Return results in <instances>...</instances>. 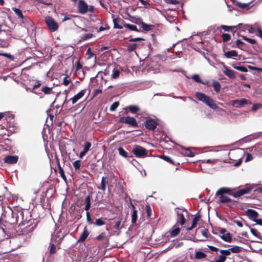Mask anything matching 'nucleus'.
Masks as SVG:
<instances>
[{"label":"nucleus","instance_id":"1","mask_svg":"<svg viewBox=\"0 0 262 262\" xmlns=\"http://www.w3.org/2000/svg\"><path fill=\"white\" fill-rule=\"evenodd\" d=\"M195 96L200 101L206 104L211 108L216 110L218 108L217 105L214 102L213 100L201 92H196Z\"/></svg>","mask_w":262,"mask_h":262},{"label":"nucleus","instance_id":"2","mask_svg":"<svg viewBox=\"0 0 262 262\" xmlns=\"http://www.w3.org/2000/svg\"><path fill=\"white\" fill-rule=\"evenodd\" d=\"M78 10L80 14H84L86 12H93L94 7L93 6H89L84 1L80 0L78 3Z\"/></svg>","mask_w":262,"mask_h":262},{"label":"nucleus","instance_id":"3","mask_svg":"<svg viewBox=\"0 0 262 262\" xmlns=\"http://www.w3.org/2000/svg\"><path fill=\"white\" fill-rule=\"evenodd\" d=\"M134 155L138 158H143L147 156L148 151L143 147L135 145L132 150Z\"/></svg>","mask_w":262,"mask_h":262},{"label":"nucleus","instance_id":"4","mask_svg":"<svg viewBox=\"0 0 262 262\" xmlns=\"http://www.w3.org/2000/svg\"><path fill=\"white\" fill-rule=\"evenodd\" d=\"M253 189V186L248 185L245 188L240 189L234 193L232 192L231 195L234 198H238L245 194H248L250 193Z\"/></svg>","mask_w":262,"mask_h":262},{"label":"nucleus","instance_id":"5","mask_svg":"<svg viewBox=\"0 0 262 262\" xmlns=\"http://www.w3.org/2000/svg\"><path fill=\"white\" fill-rule=\"evenodd\" d=\"M45 21L50 31L54 32L58 29V25L57 23L51 17L48 16L46 17Z\"/></svg>","mask_w":262,"mask_h":262},{"label":"nucleus","instance_id":"6","mask_svg":"<svg viewBox=\"0 0 262 262\" xmlns=\"http://www.w3.org/2000/svg\"><path fill=\"white\" fill-rule=\"evenodd\" d=\"M66 235V233L63 232L61 230L55 231L54 233L52 234L51 239L54 241L57 245H59L61 243L62 239Z\"/></svg>","mask_w":262,"mask_h":262},{"label":"nucleus","instance_id":"7","mask_svg":"<svg viewBox=\"0 0 262 262\" xmlns=\"http://www.w3.org/2000/svg\"><path fill=\"white\" fill-rule=\"evenodd\" d=\"M119 122L128 124L133 127H138V123L135 118L132 117H122L119 119Z\"/></svg>","mask_w":262,"mask_h":262},{"label":"nucleus","instance_id":"8","mask_svg":"<svg viewBox=\"0 0 262 262\" xmlns=\"http://www.w3.org/2000/svg\"><path fill=\"white\" fill-rule=\"evenodd\" d=\"M230 103L231 105L236 107H241L244 106L245 105L250 104L251 102L246 99L243 98L232 100L230 102Z\"/></svg>","mask_w":262,"mask_h":262},{"label":"nucleus","instance_id":"9","mask_svg":"<svg viewBox=\"0 0 262 262\" xmlns=\"http://www.w3.org/2000/svg\"><path fill=\"white\" fill-rule=\"evenodd\" d=\"M246 214L249 219L253 222H255L258 217V213L255 210L251 209H248L246 211Z\"/></svg>","mask_w":262,"mask_h":262},{"label":"nucleus","instance_id":"10","mask_svg":"<svg viewBox=\"0 0 262 262\" xmlns=\"http://www.w3.org/2000/svg\"><path fill=\"white\" fill-rule=\"evenodd\" d=\"M18 160L17 156H7L4 158V162L8 164L16 163Z\"/></svg>","mask_w":262,"mask_h":262},{"label":"nucleus","instance_id":"11","mask_svg":"<svg viewBox=\"0 0 262 262\" xmlns=\"http://www.w3.org/2000/svg\"><path fill=\"white\" fill-rule=\"evenodd\" d=\"M157 125V123L153 119H148L145 123V127L149 130H154Z\"/></svg>","mask_w":262,"mask_h":262},{"label":"nucleus","instance_id":"12","mask_svg":"<svg viewBox=\"0 0 262 262\" xmlns=\"http://www.w3.org/2000/svg\"><path fill=\"white\" fill-rule=\"evenodd\" d=\"M232 190L228 187H222L220 188L215 193V195H224V194H228L231 195Z\"/></svg>","mask_w":262,"mask_h":262},{"label":"nucleus","instance_id":"13","mask_svg":"<svg viewBox=\"0 0 262 262\" xmlns=\"http://www.w3.org/2000/svg\"><path fill=\"white\" fill-rule=\"evenodd\" d=\"M114 24V28L121 29L123 28L122 24L124 21L122 19L120 18H115L113 17V19Z\"/></svg>","mask_w":262,"mask_h":262},{"label":"nucleus","instance_id":"14","mask_svg":"<svg viewBox=\"0 0 262 262\" xmlns=\"http://www.w3.org/2000/svg\"><path fill=\"white\" fill-rule=\"evenodd\" d=\"M86 92V90H82L80 92H79L78 94L75 95L73 97H72L71 100L72 101V103L74 104L76 103L78 100L81 99L83 97L85 93Z\"/></svg>","mask_w":262,"mask_h":262},{"label":"nucleus","instance_id":"15","mask_svg":"<svg viewBox=\"0 0 262 262\" xmlns=\"http://www.w3.org/2000/svg\"><path fill=\"white\" fill-rule=\"evenodd\" d=\"M223 72L229 78L231 79L235 78L234 71L229 69L227 66H224Z\"/></svg>","mask_w":262,"mask_h":262},{"label":"nucleus","instance_id":"16","mask_svg":"<svg viewBox=\"0 0 262 262\" xmlns=\"http://www.w3.org/2000/svg\"><path fill=\"white\" fill-rule=\"evenodd\" d=\"M90 232L87 229L86 227H84L83 231L81 234L79 238L78 239L77 242H84L85 239L88 237V235H89Z\"/></svg>","mask_w":262,"mask_h":262},{"label":"nucleus","instance_id":"17","mask_svg":"<svg viewBox=\"0 0 262 262\" xmlns=\"http://www.w3.org/2000/svg\"><path fill=\"white\" fill-rule=\"evenodd\" d=\"M178 208H176L175 210L177 214V221L178 223H180V224L181 225H183L185 223V219L184 216V215L182 213L179 212L178 211H177V209Z\"/></svg>","mask_w":262,"mask_h":262},{"label":"nucleus","instance_id":"18","mask_svg":"<svg viewBox=\"0 0 262 262\" xmlns=\"http://www.w3.org/2000/svg\"><path fill=\"white\" fill-rule=\"evenodd\" d=\"M244 26L247 29V30H248V32L250 33H254L255 32V28L252 27V26H250L247 24H239L237 26H235L234 27H240Z\"/></svg>","mask_w":262,"mask_h":262},{"label":"nucleus","instance_id":"19","mask_svg":"<svg viewBox=\"0 0 262 262\" xmlns=\"http://www.w3.org/2000/svg\"><path fill=\"white\" fill-rule=\"evenodd\" d=\"M219 202L222 203H227L233 202L229 197L224 195H219Z\"/></svg>","mask_w":262,"mask_h":262},{"label":"nucleus","instance_id":"20","mask_svg":"<svg viewBox=\"0 0 262 262\" xmlns=\"http://www.w3.org/2000/svg\"><path fill=\"white\" fill-rule=\"evenodd\" d=\"M147 71L148 72L152 71L154 73H158L160 72V66L158 64H156L155 66L150 67Z\"/></svg>","mask_w":262,"mask_h":262},{"label":"nucleus","instance_id":"21","mask_svg":"<svg viewBox=\"0 0 262 262\" xmlns=\"http://www.w3.org/2000/svg\"><path fill=\"white\" fill-rule=\"evenodd\" d=\"M207 255L201 251H196L195 253L194 258L196 259H201L206 258Z\"/></svg>","mask_w":262,"mask_h":262},{"label":"nucleus","instance_id":"22","mask_svg":"<svg viewBox=\"0 0 262 262\" xmlns=\"http://www.w3.org/2000/svg\"><path fill=\"white\" fill-rule=\"evenodd\" d=\"M125 109H128L133 114H135L140 111V108L137 105H129Z\"/></svg>","mask_w":262,"mask_h":262},{"label":"nucleus","instance_id":"23","mask_svg":"<svg viewBox=\"0 0 262 262\" xmlns=\"http://www.w3.org/2000/svg\"><path fill=\"white\" fill-rule=\"evenodd\" d=\"M23 214V212L20 211V212H18L17 213H15L14 212H12V220L11 221V222L12 223H14V222H18V218L19 217V215H22Z\"/></svg>","mask_w":262,"mask_h":262},{"label":"nucleus","instance_id":"24","mask_svg":"<svg viewBox=\"0 0 262 262\" xmlns=\"http://www.w3.org/2000/svg\"><path fill=\"white\" fill-rule=\"evenodd\" d=\"M212 85L216 92L218 93L220 91L221 86V84L219 81L214 80H212Z\"/></svg>","mask_w":262,"mask_h":262},{"label":"nucleus","instance_id":"25","mask_svg":"<svg viewBox=\"0 0 262 262\" xmlns=\"http://www.w3.org/2000/svg\"><path fill=\"white\" fill-rule=\"evenodd\" d=\"M225 55L226 57L228 58L237 57L238 55L237 53L234 50L228 51L225 53Z\"/></svg>","mask_w":262,"mask_h":262},{"label":"nucleus","instance_id":"26","mask_svg":"<svg viewBox=\"0 0 262 262\" xmlns=\"http://www.w3.org/2000/svg\"><path fill=\"white\" fill-rule=\"evenodd\" d=\"M13 10L14 11L15 14L18 16L19 18H21L22 19H24L25 18L23 14L22 11L21 10L16 8H13Z\"/></svg>","mask_w":262,"mask_h":262},{"label":"nucleus","instance_id":"27","mask_svg":"<svg viewBox=\"0 0 262 262\" xmlns=\"http://www.w3.org/2000/svg\"><path fill=\"white\" fill-rule=\"evenodd\" d=\"M183 154L187 157H193L194 154L189 149L185 148L184 149Z\"/></svg>","mask_w":262,"mask_h":262},{"label":"nucleus","instance_id":"28","mask_svg":"<svg viewBox=\"0 0 262 262\" xmlns=\"http://www.w3.org/2000/svg\"><path fill=\"white\" fill-rule=\"evenodd\" d=\"M55 245H57V244L55 243V242L51 239V242L50 243V252L51 254L55 252Z\"/></svg>","mask_w":262,"mask_h":262},{"label":"nucleus","instance_id":"29","mask_svg":"<svg viewBox=\"0 0 262 262\" xmlns=\"http://www.w3.org/2000/svg\"><path fill=\"white\" fill-rule=\"evenodd\" d=\"M35 226H26L23 230V234H28L29 232H32L34 229Z\"/></svg>","mask_w":262,"mask_h":262},{"label":"nucleus","instance_id":"30","mask_svg":"<svg viewBox=\"0 0 262 262\" xmlns=\"http://www.w3.org/2000/svg\"><path fill=\"white\" fill-rule=\"evenodd\" d=\"M124 27H125V28L130 30H132V31H137V32H139V30L137 29V27L135 25H131V24H125L123 25Z\"/></svg>","mask_w":262,"mask_h":262},{"label":"nucleus","instance_id":"31","mask_svg":"<svg viewBox=\"0 0 262 262\" xmlns=\"http://www.w3.org/2000/svg\"><path fill=\"white\" fill-rule=\"evenodd\" d=\"M221 237L222 239L227 242H230L231 241V237L229 233L223 234L221 236Z\"/></svg>","mask_w":262,"mask_h":262},{"label":"nucleus","instance_id":"32","mask_svg":"<svg viewBox=\"0 0 262 262\" xmlns=\"http://www.w3.org/2000/svg\"><path fill=\"white\" fill-rule=\"evenodd\" d=\"M106 179L105 177H102L101 182V186L99 187V189L102 190L103 191H105L106 189V186L107 184V182L105 180Z\"/></svg>","mask_w":262,"mask_h":262},{"label":"nucleus","instance_id":"33","mask_svg":"<svg viewBox=\"0 0 262 262\" xmlns=\"http://www.w3.org/2000/svg\"><path fill=\"white\" fill-rule=\"evenodd\" d=\"M118 150L119 155L122 157L124 158L128 157V153L122 147H119L118 148Z\"/></svg>","mask_w":262,"mask_h":262},{"label":"nucleus","instance_id":"34","mask_svg":"<svg viewBox=\"0 0 262 262\" xmlns=\"http://www.w3.org/2000/svg\"><path fill=\"white\" fill-rule=\"evenodd\" d=\"M242 248L241 247H239V246H233V247L230 248V251L231 252V253H239L241 251H242Z\"/></svg>","mask_w":262,"mask_h":262},{"label":"nucleus","instance_id":"35","mask_svg":"<svg viewBox=\"0 0 262 262\" xmlns=\"http://www.w3.org/2000/svg\"><path fill=\"white\" fill-rule=\"evenodd\" d=\"M137 45L135 43H129L127 46V49L129 52L134 51L137 48Z\"/></svg>","mask_w":262,"mask_h":262},{"label":"nucleus","instance_id":"36","mask_svg":"<svg viewBox=\"0 0 262 262\" xmlns=\"http://www.w3.org/2000/svg\"><path fill=\"white\" fill-rule=\"evenodd\" d=\"M180 229L179 227H177L172 230L170 233L171 237L176 236L180 232Z\"/></svg>","mask_w":262,"mask_h":262},{"label":"nucleus","instance_id":"37","mask_svg":"<svg viewBox=\"0 0 262 262\" xmlns=\"http://www.w3.org/2000/svg\"><path fill=\"white\" fill-rule=\"evenodd\" d=\"M120 72L118 69H114L113 71V74H112V78L113 79H117L120 75Z\"/></svg>","mask_w":262,"mask_h":262},{"label":"nucleus","instance_id":"38","mask_svg":"<svg viewBox=\"0 0 262 262\" xmlns=\"http://www.w3.org/2000/svg\"><path fill=\"white\" fill-rule=\"evenodd\" d=\"M73 165L76 170H79L81 165V161L80 160H76L74 162Z\"/></svg>","mask_w":262,"mask_h":262},{"label":"nucleus","instance_id":"39","mask_svg":"<svg viewBox=\"0 0 262 262\" xmlns=\"http://www.w3.org/2000/svg\"><path fill=\"white\" fill-rule=\"evenodd\" d=\"M236 5L238 6L239 8L242 9H249V4H246V3H242L239 2H237Z\"/></svg>","mask_w":262,"mask_h":262},{"label":"nucleus","instance_id":"40","mask_svg":"<svg viewBox=\"0 0 262 262\" xmlns=\"http://www.w3.org/2000/svg\"><path fill=\"white\" fill-rule=\"evenodd\" d=\"M137 219V211L136 210H133V212L132 214V222L133 224L136 223Z\"/></svg>","mask_w":262,"mask_h":262},{"label":"nucleus","instance_id":"41","mask_svg":"<svg viewBox=\"0 0 262 262\" xmlns=\"http://www.w3.org/2000/svg\"><path fill=\"white\" fill-rule=\"evenodd\" d=\"M141 26L143 29L146 31H150L152 28L151 25H147L144 23H142Z\"/></svg>","mask_w":262,"mask_h":262},{"label":"nucleus","instance_id":"42","mask_svg":"<svg viewBox=\"0 0 262 262\" xmlns=\"http://www.w3.org/2000/svg\"><path fill=\"white\" fill-rule=\"evenodd\" d=\"M192 78L195 81L199 83H201L202 84H205V83L201 80L200 79L199 75L198 74H194L192 76Z\"/></svg>","mask_w":262,"mask_h":262},{"label":"nucleus","instance_id":"43","mask_svg":"<svg viewBox=\"0 0 262 262\" xmlns=\"http://www.w3.org/2000/svg\"><path fill=\"white\" fill-rule=\"evenodd\" d=\"M91 145V143L90 142H85L84 144L83 151L86 153L90 150Z\"/></svg>","mask_w":262,"mask_h":262},{"label":"nucleus","instance_id":"44","mask_svg":"<svg viewBox=\"0 0 262 262\" xmlns=\"http://www.w3.org/2000/svg\"><path fill=\"white\" fill-rule=\"evenodd\" d=\"M233 68L235 69L238 70L241 72H248L247 68L244 66H233Z\"/></svg>","mask_w":262,"mask_h":262},{"label":"nucleus","instance_id":"45","mask_svg":"<svg viewBox=\"0 0 262 262\" xmlns=\"http://www.w3.org/2000/svg\"><path fill=\"white\" fill-rule=\"evenodd\" d=\"M243 39L244 40H245V41L248 42L249 43L253 45V44H255L256 43V40L254 39H251V38H248L245 36H242L241 35V36Z\"/></svg>","mask_w":262,"mask_h":262},{"label":"nucleus","instance_id":"46","mask_svg":"<svg viewBox=\"0 0 262 262\" xmlns=\"http://www.w3.org/2000/svg\"><path fill=\"white\" fill-rule=\"evenodd\" d=\"M119 105V103L118 102H114L111 106L110 110L111 112L115 111L116 108L118 107Z\"/></svg>","mask_w":262,"mask_h":262},{"label":"nucleus","instance_id":"47","mask_svg":"<svg viewBox=\"0 0 262 262\" xmlns=\"http://www.w3.org/2000/svg\"><path fill=\"white\" fill-rule=\"evenodd\" d=\"M220 252L224 255L226 257L227 256H229L231 254L230 249L227 250H220Z\"/></svg>","mask_w":262,"mask_h":262},{"label":"nucleus","instance_id":"48","mask_svg":"<svg viewBox=\"0 0 262 262\" xmlns=\"http://www.w3.org/2000/svg\"><path fill=\"white\" fill-rule=\"evenodd\" d=\"M200 216L199 215H196L194 217L192 220V227H195L197 222L199 221Z\"/></svg>","mask_w":262,"mask_h":262},{"label":"nucleus","instance_id":"49","mask_svg":"<svg viewBox=\"0 0 262 262\" xmlns=\"http://www.w3.org/2000/svg\"><path fill=\"white\" fill-rule=\"evenodd\" d=\"M41 90L45 94H49L52 91V88L47 86H44L42 88Z\"/></svg>","mask_w":262,"mask_h":262},{"label":"nucleus","instance_id":"50","mask_svg":"<svg viewBox=\"0 0 262 262\" xmlns=\"http://www.w3.org/2000/svg\"><path fill=\"white\" fill-rule=\"evenodd\" d=\"M94 224L97 226H101L104 225L105 223L101 219H98L96 220Z\"/></svg>","mask_w":262,"mask_h":262},{"label":"nucleus","instance_id":"51","mask_svg":"<svg viewBox=\"0 0 262 262\" xmlns=\"http://www.w3.org/2000/svg\"><path fill=\"white\" fill-rule=\"evenodd\" d=\"M226 260V257L222 254L219 255L217 259L215 260L214 262H225Z\"/></svg>","mask_w":262,"mask_h":262},{"label":"nucleus","instance_id":"52","mask_svg":"<svg viewBox=\"0 0 262 262\" xmlns=\"http://www.w3.org/2000/svg\"><path fill=\"white\" fill-rule=\"evenodd\" d=\"M223 40L224 42H227L230 39V35L227 33H224L222 35Z\"/></svg>","mask_w":262,"mask_h":262},{"label":"nucleus","instance_id":"53","mask_svg":"<svg viewBox=\"0 0 262 262\" xmlns=\"http://www.w3.org/2000/svg\"><path fill=\"white\" fill-rule=\"evenodd\" d=\"M250 231L251 233L255 236V237H257L258 238H260V235L259 233L257 232V231L253 228L250 229Z\"/></svg>","mask_w":262,"mask_h":262},{"label":"nucleus","instance_id":"54","mask_svg":"<svg viewBox=\"0 0 262 262\" xmlns=\"http://www.w3.org/2000/svg\"><path fill=\"white\" fill-rule=\"evenodd\" d=\"M0 55L4 56L5 57H7L8 58H9L10 59V61H13L14 60V56L10 54L2 53V54H0Z\"/></svg>","mask_w":262,"mask_h":262},{"label":"nucleus","instance_id":"55","mask_svg":"<svg viewBox=\"0 0 262 262\" xmlns=\"http://www.w3.org/2000/svg\"><path fill=\"white\" fill-rule=\"evenodd\" d=\"M234 26H233V27H230V26H225V25H222L221 26V28L224 29L225 31H231V29L233 28H235V27H234Z\"/></svg>","mask_w":262,"mask_h":262},{"label":"nucleus","instance_id":"56","mask_svg":"<svg viewBox=\"0 0 262 262\" xmlns=\"http://www.w3.org/2000/svg\"><path fill=\"white\" fill-rule=\"evenodd\" d=\"M86 221L87 222L90 224H92L93 223L92 219H91V217H90V214L89 213V211H87L86 213Z\"/></svg>","mask_w":262,"mask_h":262},{"label":"nucleus","instance_id":"57","mask_svg":"<svg viewBox=\"0 0 262 262\" xmlns=\"http://www.w3.org/2000/svg\"><path fill=\"white\" fill-rule=\"evenodd\" d=\"M261 106V104L259 103L254 104L252 107V110L253 111H255L259 108Z\"/></svg>","mask_w":262,"mask_h":262},{"label":"nucleus","instance_id":"58","mask_svg":"<svg viewBox=\"0 0 262 262\" xmlns=\"http://www.w3.org/2000/svg\"><path fill=\"white\" fill-rule=\"evenodd\" d=\"M84 203L85 205H91V197L90 195H88L84 199Z\"/></svg>","mask_w":262,"mask_h":262},{"label":"nucleus","instance_id":"59","mask_svg":"<svg viewBox=\"0 0 262 262\" xmlns=\"http://www.w3.org/2000/svg\"><path fill=\"white\" fill-rule=\"evenodd\" d=\"M252 159H253L252 156L250 154H249V153L247 154L246 158L245 159V162H247L250 161L252 160Z\"/></svg>","mask_w":262,"mask_h":262},{"label":"nucleus","instance_id":"60","mask_svg":"<svg viewBox=\"0 0 262 262\" xmlns=\"http://www.w3.org/2000/svg\"><path fill=\"white\" fill-rule=\"evenodd\" d=\"M244 44V42L239 39H237L236 41V47L240 48L241 46Z\"/></svg>","mask_w":262,"mask_h":262},{"label":"nucleus","instance_id":"61","mask_svg":"<svg viewBox=\"0 0 262 262\" xmlns=\"http://www.w3.org/2000/svg\"><path fill=\"white\" fill-rule=\"evenodd\" d=\"M120 224H121V221H118L116 222L115 225H114V228L117 230L119 229Z\"/></svg>","mask_w":262,"mask_h":262},{"label":"nucleus","instance_id":"62","mask_svg":"<svg viewBox=\"0 0 262 262\" xmlns=\"http://www.w3.org/2000/svg\"><path fill=\"white\" fill-rule=\"evenodd\" d=\"M201 233L205 237L207 238L208 237V233L207 230H202L201 231Z\"/></svg>","mask_w":262,"mask_h":262},{"label":"nucleus","instance_id":"63","mask_svg":"<svg viewBox=\"0 0 262 262\" xmlns=\"http://www.w3.org/2000/svg\"><path fill=\"white\" fill-rule=\"evenodd\" d=\"M93 36V34L92 33H88L84 35L83 37L84 40H86L88 39L91 38Z\"/></svg>","mask_w":262,"mask_h":262},{"label":"nucleus","instance_id":"64","mask_svg":"<svg viewBox=\"0 0 262 262\" xmlns=\"http://www.w3.org/2000/svg\"><path fill=\"white\" fill-rule=\"evenodd\" d=\"M162 158L166 161L168 162L169 163H172V160L169 157L166 156H162Z\"/></svg>","mask_w":262,"mask_h":262}]
</instances>
